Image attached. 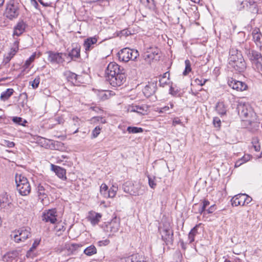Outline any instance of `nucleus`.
<instances>
[{
  "label": "nucleus",
  "mask_w": 262,
  "mask_h": 262,
  "mask_svg": "<svg viewBox=\"0 0 262 262\" xmlns=\"http://www.w3.org/2000/svg\"><path fill=\"white\" fill-rule=\"evenodd\" d=\"M106 79L113 86H119L126 81L125 70L116 62H110L105 71Z\"/></svg>",
  "instance_id": "obj_1"
},
{
  "label": "nucleus",
  "mask_w": 262,
  "mask_h": 262,
  "mask_svg": "<svg viewBox=\"0 0 262 262\" xmlns=\"http://www.w3.org/2000/svg\"><path fill=\"white\" fill-rule=\"evenodd\" d=\"M237 109L238 115L241 117L243 121L248 123V124L250 125L257 123L256 114L248 103H239Z\"/></svg>",
  "instance_id": "obj_2"
},
{
  "label": "nucleus",
  "mask_w": 262,
  "mask_h": 262,
  "mask_svg": "<svg viewBox=\"0 0 262 262\" xmlns=\"http://www.w3.org/2000/svg\"><path fill=\"white\" fill-rule=\"evenodd\" d=\"M159 231L161 235L162 240L166 245H173L174 241L173 231L169 223H163L162 226L159 227Z\"/></svg>",
  "instance_id": "obj_3"
},
{
  "label": "nucleus",
  "mask_w": 262,
  "mask_h": 262,
  "mask_svg": "<svg viewBox=\"0 0 262 262\" xmlns=\"http://www.w3.org/2000/svg\"><path fill=\"white\" fill-rule=\"evenodd\" d=\"M19 7L20 5L17 1L10 0L6 4L5 16L10 20L17 18L19 15Z\"/></svg>",
  "instance_id": "obj_4"
},
{
  "label": "nucleus",
  "mask_w": 262,
  "mask_h": 262,
  "mask_svg": "<svg viewBox=\"0 0 262 262\" xmlns=\"http://www.w3.org/2000/svg\"><path fill=\"white\" fill-rule=\"evenodd\" d=\"M139 56V54L137 50L128 48H123L118 53L119 59L125 62L129 60L135 61Z\"/></svg>",
  "instance_id": "obj_5"
},
{
  "label": "nucleus",
  "mask_w": 262,
  "mask_h": 262,
  "mask_svg": "<svg viewBox=\"0 0 262 262\" xmlns=\"http://www.w3.org/2000/svg\"><path fill=\"white\" fill-rule=\"evenodd\" d=\"M248 56L252 62L253 68L260 73L262 71V55L261 53L253 50L249 52Z\"/></svg>",
  "instance_id": "obj_6"
},
{
  "label": "nucleus",
  "mask_w": 262,
  "mask_h": 262,
  "mask_svg": "<svg viewBox=\"0 0 262 262\" xmlns=\"http://www.w3.org/2000/svg\"><path fill=\"white\" fill-rule=\"evenodd\" d=\"M102 227L104 231L108 234L109 236H112L119 230L120 228L119 220L115 217L110 222L105 223Z\"/></svg>",
  "instance_id": "obj_7"
},
{
  "label": "nucleus",
  "mask_w": 262,
  "mask_h": 262,
  "mask_svg": "<svg viewBox=\"0 0 262 262\" xmlns=\"http://www.w3.org/2000/svg\"><path fill=\"white\" fill-rule=\"evenodd\" d=\"M48 54V60L52 64H59L64 62V58L63 56H67L66 53L61 52H56L49 51L46 52Z\"/></svg>",
  "instance_id": "obj_8"
},
{
  "label": "nucleus",
  "mask_w": 262,
  "mask_h": 262,
  "mask_svg": "<svg viewBox=\"0 0 262 262\" xmlns=\"http://www.w3.org/2000/svg\"><path fill=\"white\" fill-rule=\"evenodd\" d=\"M15 233L13 238L16 243L24 242L31 236L30 228L28 227L21 228Z\"/></svg>",
  "instance_id": "obj_9"
},
{
  "label": "nucleus",
  "mask_w": 262,
  "mask_h": 262,
  "mask_svg": "<svg viewBox=\"0 0 262 262\" xmlns=\"http://www.w3.org/2000/svg\"><path fill=\"white\" fill-rule=\"evenodd\" d=\"M57 210L56 209H49L45 210L42 214V220L47 223L56 224L57 219Z\"/></svg>",
  "instance_id": "obj_10"
},
{
  "label": "nucleus",
  "mask_w": 262,
  "mask_h": 262,
  "mask_svg": "<svg viewBox=\"0 0 262 262\" xmlns=\"http://www.w3.org/2000/svg\"><path fill=\"white\" fill-rule=\"evenodd\" d=\"M228 84L230 88L233 90H236L237 91H244L248 88L246 83L241 81H238L232 78L228 79Z\"/></svg>",
  "instance_id": "obj_11"
},
{
  "label": "nucleus",
  "mask_w": 262,
  "mask_h": 262,
  "mask_svg": "<svg viewBox=\"0 0 262 262\" xmlns=\"http://www.w3.org/2000/svg\"><path fill=\"white\" fill-rule=\"evenodd\" d=\"M28 25L23 20H19L13 28V36H19L25 32Z\"/></svg>",
  "instance_id": "obj_12"
},
{
  "label": "nucleus",
  "mask_w": 262,
  "mask_h": 262,
  "mask_svg": "<svg viewBox=\"0 0 262 262\" xmlns=\"http://www.w3.org/2000/svg\"><path fill=\"white\" fill-rule=\"evenodd\" d=\"M239 58L235 62V64H229L236 71L241 73L243 72L246 68V64L243 56L239 55Z\"/></svg>",
  "instance_id": "obj_13"
},
{
  "label": "nucleus",
  "mask_w": 262,
  "mask_h": 262,
  "mask_svg": "<svg viewBox=\"0 0 262 262\" xmlns=\"http://www.w3.org/2000/svg\"><path fill=\"white\" fill-rule=\"evenodd\" d=\"M11 205V202L6 193L0 194V208L8 209Z\"/></svg>",
  "instance_id": "obj_14"
},
{
  "label": "nucleus",
  "mask_w": 262,
  "mask_h": 262,
  "mask_svg": "<svg viewBox=\"0 0 262 262\" xmlns=\"http://www.w3.org/2000/svg\"><path fill=\"white\" fill-rule=\"evenodd\" d=\"M245 193H239L234 195L231 200L232 205L233 206H244L245 202Z\"/></svg>",
  "instance_id": "obj_15"
},
{
  "label": "nucleus",
  "mask_w": 262,
  "mask_h": 262,
  "mask_svg": "<svg viewBox=\"0 0 262 262\" xmlns=\"http://www.w3.org/2000/svg\"><path fill=\"white\" fill-rule=\"evenodd\" d=\"M51 169L59 178L63 180H67L66 170L64 168L59 166L51 164Z\"/></svg>",
  "instance_id": "obj_16"
},
{
  "label": "nucleus",
  "mask_w": 262,
  "mask_h": 262,
  "mask_svg": "<svg viewBox=\"0 0 262 262\" xmlns=\"http://www.w3.org/2000/svg\"><path fill=\"white\" fill-rule=\"evenodd\" d=\"M65 75L66 76L68 81L71 82L73 85H77L80 83L79 79L80 78L81 76L78 75L70 71L67 72L65 73Z\"/></svg>",
  "instance_id": "obj_17"
},
{
  "label": "nucleus",
  "mask_w": 262,
  "mask_h": 262,
  "mask_svg": "<svg viewBox=\"0 0 262 262\" xmlns=\"http://www.w3.org/2000/svg\"><path fill=\"white\" fill-rule=\"evenodd\" d=\"M239 55L242 56L241 51L234 48L231 49L229 51V57L228 58L229 64H235V62L239 58Z\"/></svg>",
  "instance_id": "obj_18"
},
{
  "label": "nucleus",
  "mask_w": 262,
  "mask_h": 262,
  "mask_svg": "<svg viewBox=\"0 0 262 262\" xmlns=\"http://www.w3.org/2000/svg\"><path fill=\"white\" fill-rule=\"evenodd\" d=\"M97 42V38L96 37H89L85 39L83 43V46L85 49V52L91 51L94 48V45Z\"/></svg>",
  "instance_id": "obj_19"
},
{
  "label": "nucleus",
  "mask_w": 262,
  "mask_h": 262,
  "mask_svg": "<svg viewBox=\"0 0 262 262\" xmlns=\"http://www.w3.org/2000/svg\"><path fill=\"white\" fill-rule=\"evenodd\" d=\"M101 217L102 214L101 213L92 211L89 212L88 219L92 225L95 226L98 224Z\"/></svg>",
  "instance_id": "obj_20"
},
{
  "label": "nucleus",
  "mask_w": 262,
  "mask_h": 262,
  "mask_svg": "<svg viewBox=\"0 0 262 262\" xmlns=\"http://www.w3.org/2000/svg\"><path fill=\"white\" fill-rule=\"evenodd\" d=\"M147 107L145 105H132L129 106L128 111L130 112H136L140 115H145L147 112Z\"/></svg>",
  "instance_id": "obj_21"
},
{
  "label": "nucleus",
  "mask_w": 262,
  "mask_h": 262,
  "mask_svg": "<svg viewBox=\"0 0 262 262\" xmlns=\"http://www.w3.org/2000/svg\"><path fill=\"white\" fill-rule=\"evenodd\" d=\"M72 60H75L80 56V46L76 45L75 47L73 48L72 50L67 54Z\"/></svg>",
  "instance_id": "obj_22"
},
{
  "label": "nucleus",
  "mask_w": 262,
  "mask_h": 262,
  "mask_svg": "<svg viewBox=\"0 0 262 262\" xmlns=\"http://www.w3.org/2000/svg\"><path fill=\"white\" fill-rule=\"evenodd\" d=\"M253 39L256 46L261 49L262 47L261 42L260 41L261 34L259 28H255L252 32Z\"/></svg>",
  "instance_id": "obj_23"
},
{
  "label": "nucleus",
  "mask_w": 262,
  "mask_h": 262,
  "mask_svg": "<svg viewBox=\"0 0 262 262\" xmlns=\"http://www.w3.org/2000/svg\"><path fill=\"white\" fill-rule=\"evenodd\" d=\"M156 92V85L154 83H149L143 89V93L146 97H149Z\"/></svg>",
  "instance_id": "obj_24"
},
{
  "label": "nucleus",
  "mask_w": 262,
  "mask_h": 262,
  "mask_svg": "<svg viewBox=\"0 0 262 262\" xmlns=\"http://www.w3.org/2000/svg\"><path fill=\"white\" fill-rule=\"evenodd\" d=\"M210 204V202L207 200H204L202 204L199 205V208L197 212H195L196 213H200V214H205L206 213V208ZM198 206V204H195L193 206V209H194L195 207Z\"/></svg>",
  "instance_id": "obj_25"
},
{
  "label": "nucleus",
  "mask_w": 262,
  "mask_h": 262,
  "mask_svg": "<svg viewBox=\"0 0 262 262\" xmlns=\"http://www.w3.org/2000/svg\"><path fill=\"white\" fill-rule=\"evenodd\" d=\"M215 111L221 116L225 115L227 112V106L223 101L218 102L215 105Z\"/></svg>",
  "instance_id": "obj_26"
},
{
  "label": "nucleus",
  "mask_w": 262,
  "mask_h": 262,
  "mask_svg": "<svg viewBox=\"0 0 262 262\" xmlns=\"http://www.w3.org/2000/svg\"><path fill=\"white\" fill-rule=\"evenodd\" d=\"M125 262H145L144 257L138 254H134L125 258Z\"/></svg>",
  "instance_id": "obj_27"
},
{
  "label": "nucleus",
  "mask_w": 262,
  "mask_h": 262,
  "mask_svg": "<svg viewBox=\"0 0 262 262\" xmlns=\"http://www.w3.org/2000/svg\"><path fill=\"white\" fill-rule=\"evenodd\" d=\"M19 253L18 251H13L8 253L7 255V260L8 262H18Z\"/></svg>",
  "instance_id": "obj_28"
},
{
  "label": "nucleus",
  "mask_w": 262,
  "mask_h": 262,
  "mask_svg": "<svg viewBox=\"0 0 262 262\" xmlns=\"http://www.w3.org/2000/svg\"><path fill=\"white\" fill-rule=\"evenodd\" d=\"M17 190L21 195L26 196L28 195L31 192V186L30 183L22 185L21 187L17 186Z\"/></svg>",
  "instance_id": "obj_29"
},
{
  "label": "nucleus",
  "mask_w": 262,
  "mask_h": 262,
  "mask_svg": "<svg viewBox=\"0 0 262 262\" xmlns=\"http://www.w3.org/2000/svg\"><path fill=\"white\" fill-rule=\"evenodd\" d=\"M15 182L16 184V188L17 186L21 187L22 185L29 183L28 179L24 176L20 174H16L15 176Z\"/></svg>",
  "instance_id": "obj_30"
},
{
  "label": "nucleus",
  "mask_w": 262,
  "mask_h": 262,
  "mask_svg": "<svg viewBox=\"0 0 262 262\" xmlns=\"http://www.w3.org/2000/svg\"><path fill=\"white\" fill-rule=\"evenodd\" d=\"M133 185L130 182H126L123 185V189L124 192L132 195H136L137 192L133 190Z\"/></svg>",
  "instance_id": "obj_31"
},
{
  "label": "nucleus",
  "mask_w": 262,
  "mask_h": 262,
  "mask_svg": "<svg viewBox=\"0 0 262 262\" xmlns=\"http://www.w3.org/2000/svg\"><path fill=\"white\" fill-rule=\"evenodd\" d=\"M111 96V93L108 91H99L97 93L98 98L102 101L109 99Z\"/></svg>",
  "instance_id": "obj_32"
},
{
  "label": "nucleus",
  "mask_w": 262,
  "mask_h": 262,
  "mask_svg": "<svg viewBox=\"0 0 262 262\" xmlns=\"http://www.w3.org/2000/svg\"><path fill=\"white\" fill-rule=\"evenodd\" d=\"M66 229V224L62 222H58L55 227V230L58 236H60L62 232L65 231Z\"/></svg>",
  "instance_id": "obj_33"
},
{
  "label": "nucleus",
  "mask_w": 262,
  "mask_h": 262,
  "mask_svg": "<svg viewBox=\"0 0 262 262\" xmlns=\"http://www.w3.org/2000/svg\"><path fill=\"white\" fill-rule=\"evenodd\" d=\"M199 225H196L195 226L189 233L188 234V239L189 241V243H192L195 240V236L198 233V229Z\"/></svg>",
  "instance_id": "obj_34"
},
{
  "label": "nucleus",
  "mask_w": 262,
  "mask_h": 262,
  "mask_svg": "<svg viewBox=\"0 0 262 262\" xmlns=\"http://www.w3.org/2000/svg\"><path fill=\"white\" fill-rule=\"evenodd\" d=\"M13 92L14 90L12 89H7L1 94V99L3 101L8 100L12 95Z\"/></svg>",
  "instance_id": "obj_35"
},
{
  "label": "nucleus",
  "mask_w": 262,
  "mask_h": 262,
  "mask_svg": "<svg viewBox=\"0 0 262 262\" xmlns=\"http://www.w3.org/2000/svg\"><path fill=\"white\" fill-rule=\"evenodd\" d=\"M37 193L39 196H42V198H40V199L45 198L47 195V190H46L43 186L41 184H39L37 188Z\"/></svg>",
  "instance_id": "obj_36"
},
{
  "label": "nucleus",
  "mask_w": 262,
  "mask_h": 262,
  "mask_svg": "<svg viewBox=\"0 0 262 262\" xmlns=\"http://www.w3.org/2000/svg\"><path fill=\"white\" fill-rule=\"evenodd\" d=\"M83 252L88 256H92L97 253V249L94 245H91L85 249Z\"/></svg>",
  "instance_id": "obj_37"
},
{
  "label": "nucleus",
  "mask_w": 262,
  "mask_h": 262,
  "mask_svg": "<svg viewBox=\"0 0 262 262\" xmlns=\"http://www.w3.org/2000/svg\"><path fill=\"white\" fill-rule=\"evenodd\" d=\"M126 130L130 134H137L142 133L143 129L136 126H128Z\"/></svg>",
  "instance_id": "obj_38"
},
{
  "label": "nucleus",
  "mask_w": 262,
  "mask_h": 262,
  "mask_svg": "<svg viewBox=\"0 0 262 262\" xmlns=\"http://www.w3.org/2000/svg\"><path fill=\"white\" fill-rule=\"evenodd\" d=\"M36 53H33L25 62L23 66L24 70H26L30 66L31 63L34 60L36 57Z\"/></svg>",
  "instance_id": "obj_39"
},
{
  "label": "nucleus",
  "mask_w": 262,
  "mask_h": 262,
  "mask_svg": "<svg viewBox=\"0 0 262 262\" xmlns=\"http://www.w3.org/2000/svg\"><path fill=\"white\" fill-rule=\"evenodd\" d=\"M118 190V187L113 185L108 190L107 193V198H114Z\"/></svg>",
  "instance_id": "obj_40"
},
{
  "label": "nucleus",
  "mask_w": 262,
  "mask_h": 262,
  "mask_svg": "<svg viewBox=\"0 0 262 262\" xmlns=\"http://www.w3.org/2000/svg\"><path fill=\"white\" fill-rule=\"evenodd\" d=\"M40 77L39 76H36L33 81L29 82L30 85H31L33 89H37L40 83Z\"/></svg>",
  "instance_id": "obj_41"
},
{
  "label": "nucleus",
  "mask_w": 262,
  "mask_h": 262,
  "mask_svg": "<svg viewBox=\"0 0 262 262\" xmlns=\"http://www.w3.org/2000/svg\"><path fill=\"white\" fill-rule=\"evenodd\" d=\"M185 68L183 72V74L185 76L188 74L189 72L191 71V63L190 61L188 59H186L185 61Z\"/></svg>",
  "instance_id": "obj_42"
},
{
  "label": "nucleus",
  "mask_w": 262,
  "mask_h": 262,
  "mask_svg": "<svg viewBox=\"0 0 262 262\" xmlns=\"http://www.w3.org/2000/svg\"><path fill=\"white\" fill-rule=\"evenodd\" d=\"M108 191L107 186L104 183L102 184L100 188V193L103 195L104 197L107 198V193H108Z\"/></svg>",
  "instance_id": "obj_43"
},
{
  "label": "nucleus",
  "mask_w": 262,
  "mask_h": 262,
  "mask_svg": "<svg viewBox=\"0 0 262 262\" xmlns=\"http://www.w3.org/2000/svg\"><path fill=\"white\" fill-rule=\"evenodd\" d=\"M12 121L16 124L18 125H21L23 126L25 125V123H27L26 120L23 119L21 117H13L12 118Z\"/></svg>",
  "instance_id": "obj_44"
},
{
  "label": "nucleus",
  "mask_w": 262,
  "mask_h": 262,
  "mask_svg": "<svg viewBox=\"0 0 262 262\" xmlns=\"http://www.w3.org/2000/svg\"><path fill=\"white\" fill-rule=\"evenodd\" d=\"M252 143L253 144V146L255 149V151H259L260 149V145L259 142V141L256 138H254L252 139Z\"/></svg>",
  "instance_id": "obj_45"
},
{
  "label": "nucleus",
  "mask_w": 262,
  "mask_h": 262,
  "mask_svg": "<svg viewBox=\"0 0 262 262\" xmlns=\"http://www.w3.org/2000/svg\"><path fill=\"white\" fill-rule=\"evenodd\" d=\"M101 128L99 126H96L92 131V138H95L100 134Z\"/></svg>",
  "instance_id": "obj_46"
},
{
  "label": "nucleus",
  "mask_w": 262,
  "mask_h": 262,
  "mask_svg": "<svg viewBox=\"0 0 262 262\" xmlns=\"http://www.w3.org/2000/svg\"><path fill=\"white\" fill-rule=\"evenodd\" d=\"M39 242H38V241L36 240L34 242V243H33L32 245V247L30 248V249H29V250L28 251L27 253V255L26 256L27 257H29V254L30 253V252L31 251H33L35 249H36V248L38 246V245H39Z\"/></svg>",
  "instance_id": "obj_47"
},
{
  "label": "nucleus",
  "mask_w": 262,
  "mask_h": 262,
  "mask_svg": "<svg viewBox=\"0 0 262 262\" xmlns=\"http://www.w3.org/2000/svg\"><path fill=\"white\" fill-rule=\"evenodd\" d=\"M90 109L93 110V111H95L96 113H99V114L102 113L103 112V111L102 108H101L100 107L97 106H91L90 107Z\"/></svg>",
  "instance_id": "obj_48"
},
{
  "label": "nucleus",
  "mask_w": 262,
  "mask_h": 262,
  "mask_svg": "<svg viewBox=\"0 0 262 262\" xmlns=\"http://www.w3.org/2000/svg\"><path fill=\"white\" fill-rule=\"evenodd\" d=\"M4 145L9 148L13 147L15 146V143L13 142L8 140H4Z\"/></svg>",
  "instance_id": "obj_49"
},
{
  "label": "nucleus",
  "mask_w": 262,
  "mask_h": 262,
  "mask_svg": "<svg viewBox=\"0 0 262 262\" xmlns=\"http://www.w3.org/2000/svg\"><path fill=\"white\" fill-rule=\"evenodd\" d=\"M221 120L219 118L215 117L213 119V124H214L215 127H220L221 125Z\"/></svg>",
  "instance_id": "obj_50"
},
{
  "label": "nucleus",
  "mask_w": 262,
  "mask_h": 262,
  "mask_svg": "<svg viewBox=\"0 0 262 262\" xmlns=\"http://www.w3.org/2000/svg\"><path fill=\"white\" fill-rule=\"evenodd\" d=\"M148 184L149 186L152 188H154L156 186V183L155 182L154 180L152 179V178L150 177H148Z\"/></svg>",
  "instance_id": "obj_51"
},
{
  "label": "nucleus",
  "mask_w": 262,
  "mask_h": 262,
  "mask_svg": "<svg viewBox=\"0 0 262 262\" xmlns=\"http://www.w3.org/2000/svg\"><path fill=\"white\" fill-rule=\"evenodd\" d=\"M216 210V207L215 205H211L208 209L206 210L208 213H212Z\"/></svg>",
  "instance_id": "obj_52"
},
{
  "label": "nucleus",
  "mask_w": 262,
  "mask_h": 262,
  "mask_svg": "<svg viewBox=\"0 0 262 262\" xmlns=\"http://www.w3.org/2000/svg\"><path fill=\"white\" fill-rule=\"evenodd\" d=\"M120 34L121 36H128L131 34L130 32L127 29H124L120 31Z\"/></svg>",
  "instance_id": "obj_53"
},
{
  "label": "nucleus",
  "mask_w": 262,
  "mask_h": 262,
  "mask_svg": "<svg viewBox=\"0 0 262 262\" xmlns=\"http://www.w3.org/2000/svg\"><path fill=\"white\" fill-rule=\"evenodd\" d=\"M241 159H242V161H243L244 162V163H245V162L250 160V155H245L242 158H241Z\"/></svg>",
  "instance_id": "obj_54"
},
{
  "label": "nucleus",
  "mask_w": 262,
  "mask_h": 262,
  "mask_svg": "<svg viewBox=\"0 0 262 262\" xmlns=\"http://www.w3.org/2000/svg\"><path fill=\"white\" fill-rule=\"evenodd\" d=\"M245 205H247V204H248L252 200V198L250 196H249L248 195L246 194H245Z\"/></svg>",
  "instance_id": "obj_55"
},
{
  "label": "nucleus",
  "mask_w": 262,
  "mask_h": 262,
  "mask_svg": "<svg viewBox=\"0 0 262 262\" xmlns=\"http://www.w3.org/2000/svg\"><path fill=\"white\" fill-rule=\"evenodd\" d=\"M79 247H80V245L79 244H72L69 249H72V250H76Z\"/></svg>",
  "instance_id": "obj_56"
},
{
  "label": "nucleus",
  "mask_w": 262,
  "mask_h": 262,
  "mask_svg": "<svg viewBox=\"0 0 262 262\" xmlns=\"http://www.w3.org/2000/svg\"><path fill=\"white\" fill-rule=\"evenodd\" d=\"M11 59H12V58L11 57L7 55L4 57L3 63H4L6 64L9 63Z\"/></svg>",
  "instance_id": "obj_57"
},
{
  "label": "nucleus",
  "mask_w": 262,
  "mask_h": 262,
  "mask_svg": "<svg viewBox=\"0 0 262 262\" xmlns=\"http://www.w3.org/2000/svg\"><path fill=\"white\" fill-rule=\"evenodd\" d=\"M181 121L179 118H174L172 121V125L176 126L177 124H181Z\"/></svg>",
  "instance_id": "obj_58"
},
{
  "label": "nucleus",
  "mask_w": 262,
  "mask_h": 262,
  "mask_svg": "<svg viewBox=\"0 0 262 262\" xmlns=\"http://www.w3.org/2000/svg\"><path fill=\"white\" fill-rule=\"evenodd\" d=\"M243 164H244V162L242 161V159H239L235 162L234 166L235 167H238Z\"/></svg>",
  "instance_id": "obj_59"
},
{
  "label": "nucleus",
  "mask_w": 262,
  "mask_h": 262,
  "mask_svg": "<svg viewBox=\"0 0 262 262\" xmlns=\"http://www.w3.org/2000/svg\"><path fill=\"white\" fill-rule=\"evenodd\" d=\"M57 124H62L64 122V120L60 117H57L55 119Z\"/></svg>",
  "instance_id": "obj_60"
},
{
  "label": "nucleus",
  "mask_w": 262,
  "mask_h": 262,
  "mask_svg": "<svg viewBox=\"0 0 262 262\" xmlns=\"http://www.w3.org/2000/svg\"><path fill=\"white\" fill-rule=\"evenodd\" d=\"M98 243H99V245L100 246H102V245L106 246V245L108 244L109 241L108 240H105V241H99L98 242Z\"/></svg>",
  "instance_id": "obj_61"
},
{
  "label": "nucleus",
  "mask_w": 262,
  "mask_h": 262,
  "mask_svg": "<svg viewBox=\"0 0 262 262\" xmlns=\"http://www.w3.org/2000/svg\"><path fill=\"white\" fill-rule=\"evenodd\" d=\"M170 94L173 96H176L177 94V92L174 90V89L172 87L170 88Z\"/></svg>",
  "instance_id": "obj_62"
},
{
  "label": "nucleus",
  "mask_w": 262,
  "mask_h": 262,
  "mask_svg": "<svg viewBox=\"0 0 262 262\" xmlns=\"http://www.w3.org/2000/svg\"><path fill=\"white\" fill-rule=\"evenodd\" d=\"M195 81L198 83V84H200V85L203 86V85L205 84V82L206 81V80H204L203 83L202 82V81L201 80H200L198 79H196L195 80Z\"/></svg>",
  "instance_id": "obj_63"
},
{
  "label": "nucleus",
  "mask_w": 262,
  "mask_h": 262,
  "mask_svg": "<svg viewBox=\"0 0 262 262\" xmlns=\"http://www.w3.org/2000/svg\"><path fill=\"white\" fill-rule=\"evenodd\" d=\"M97 118L98 121H100L102 123H105L106 122L105 120L102 117H98Z\"/></svg>",
  "instance_id": "obj_64"
}]
</instances>
